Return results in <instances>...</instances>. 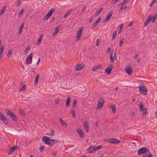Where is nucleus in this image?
Segmentation results:
<instances>
[{
    "mask_svg": "<svg viewBox=\"0 0 157 157\" xmlns=\"http://www.w3.org/2000/svg\"><path fill=\"white\" fill-rule=\"evenodd\" d=\"M93 21V18L92 17L89 20V22H91Z\"/></svg>",
    "mask_w": 157,
    "mask_h": 157,
    "instance_id": "nucleus-62",
    "label": "nucleus"
},
{
    "mask_svg": "<svg viewBox=\"0 0 157 157\" xmlns=\"http://www.w3.org/2000/svg\"><path fill=\"white\" fill-rule=\"evenodd\" d=\"M54 132L52 130L51 131V132H50V133L49 134L50 136H52L54 135Z\"/></svg>",
    "mask_w": 157,
    "mask_h": 157,
    "instance_id": "nucleus-46",
    "label": "nucleus"
},
{
    "mask_svg": "<svg viewBox=\"0 0 157 157\" xmlns=\"http://www.w3.org/2000/svg\"><path fill=\"white\" fill-rule=\"evenodd\" d=\"M26 89V85H24L21 88V90H25Z\"/></svg>",
    "mask_w": 157,
    "mask_h": 157,
    "instance_id": "nucleus-53",
    "label": "nucleus"
},
{
    "mask_svg": "<svg viewBox=\"0 0 157 157\" xmlns=\"http://www.w3.org/2000/svg\"><path fill=\"white\" fill-rule=\"evenodd\" d=\"M111 108L112 110V112L113 113H115L116 112V109L114 105H112L111 106Z\"/></svg>",
    "mask_w": 157,
    "mask_h": 157,
    "instance_id": "nucleus-37",
    "label": "nucleus"
},
{
    "mask_svg": "<svg viewBox=\"0 0 157 157\" xmlns=\"http://www.w3.org/2000/svg\"><path fill=\"white\" fill-rule=\"evenodd\" d=\"M139 105L140 107V112H142V117L144 118H145L147 113V109L146 108H144L143 103L141 102H140L139 104Z\"/></svg>",
    "mask_w": 157,
    "mask_h": 157,
    "instance_id": "nucleus-2",
    "label": "nucleus"
},
{
    "mask_svg": "<svg viewBox=\"0 0 157 157\" xmlns=\"http://www.w3.org/2000/svg\"><path fill=\"white\" fill-rule=\"evenodd\" d=\"M100 40L98 38L97 39L96 44L97 46H98V45H99V43H100Z\"/></svg>",
    "mask_w": 157,
    "mask_h": 157,
    "instance_id": "nucleus-43",
    "label": "nucleus"
},
{
    "mask_svg": "<svg viewBox=\"0 0 157 157\" xmlns=\"http://www.w3.org/2000/svg\"><path fill=\"white\" fill-rule=\"evenodd\" d=\"M103 104L104 101L103 99L101 98H99L98 101V106L97 108L99 107L100 108H101V107L103 106Z\"/></svg>",
    "mask_w": 157,
    "mask_h": 157,
    "instance_id": "nucleus-11",
    "label": "nucleus"
},
{
    "mask_svg": "<svg viewBox=\"0 0 157 157\" xmlns=\"http://www.w3.org/2000/svg\"><path fill=\"white\" fill-rule=\"evenodd\" d=\"M24 12V9H22L20 11L19 13H18V17H20L22 16L23 15Z\"/></svg>",
    "mask_w": 157,
    "mask_h": 157,
    "instance_id": "nucleus-33",
    "label": "nucleus"
},
{
    "mask_svg": "<svg viewBox=\"0 0 157 157\" xmlns=\"http://www.w3.org/2000/svg\"><path fill=\"white\" fill-rule=\"evenodd\" d=\"M71 97L70 96L68 97L67 99L66 105L67 107L69 106L70 102Z\"/></svg>",
    "mask_w": 157,
    "mask_h": 157,
    "instance_id": "nucleus-24",
    "label": "nucleus"
},
{
    "mask_svg": "<svg viewBox=\"0 0 157 157\" xmlns=\"http://www.w3.org/2000/svg\"><path fill=\"white\" fill-rule=\"evenodd\" d=\"M54 142L55 143V144H57V143H60V142L59 141L56 140H54Z\"/></svg>",
    "mask_w": 157,
    "mask_h": 157,
    "instance_id": "nucleus-55",
    "label": "nucleus"
},
{
    "mask_svg": "<svg viewBox=\"0 0 157 157\" xmlns=\"http://www.w3.org/2000/svg\"><path fill=\"white\" fill-rule=\"evenodd\" d=\"M144 153L145 154L143 155V157H152V155L150 154L149 150L148 149L145 147H143L138 150V155Z\"/></svg>",
    "mask_w": 157,
    "mask_h": 157,
    "instance_id": "nucleus-1",
    "label": "nucleus"
},
{
    "mask_svg": "<svg viewBox=\"0 0 157 157\" xmlns=\"http://www.w3.org/2000/svg\"><path fill=\"white\" fill-rule=\"evenodd\" d=\"M30 46H28L25 49L24 51V52L25 54H27V53L30 50Z\"/></svg>",
    "mask_w": 157,
    "mask_h": 157,
    "instance_id": "nucleus-39",
    "label": "nucleus"
},
{
    "mask_svg": "<svg viewBox=\"0 0 157 157\" xmlns=\"http://www.w3.org/2000/svg\"><path fill=\"white\" fill-rule=\"evenodd\" d=\"M77 132L81 138H82L84 136V134L81 130H77Z\"/></svg>",
    "mask_w": 157,
    "mask_h": 157,
    "instance_id": "nucleus-21",
    "label": "nucleus"
},
{
    "mask_svg": "<svg viewBox=\"0 0 157 157\" xmlns=\"http://www.w3.org/2000/svg\"><path fill=\"white\" fill-rule=\"evenodd\" d=\"M21 1H17L15 3V5L16 6H18L19 5H21Z\"/></svg>",
    "mask_w": 157,
    "mask_h": 157,
    "instance_id": "nucleus-41",
    "label": "nucleus"
},
{
    "mask_svg": "<svg viewBox=\"0 0 157 157\" xmlns=\"http://www.w3.org/2000/svg\"><path fill=\"white\" fill-rule=\"evenodd\" d=\"M113 14V12L112 11L110 12L107 13V17L105 19L107 21H108L110 19V17L112 16Z\"/></svg>",
    "mask_w": 157,
    "mask_h": 157,
    "instance_id": "nucleus-15",
    "label": "nucleus"
},
{
    "mask_svg": "<svg viewBox=\"0 0 157 157\" xmlns=\"http://www.w3.org/2000/svg\"><path fill=\"white\" fill-rule=\"evenodd\" d=\"M123 27V24H121L120 25V29H122Z\"/></svg>",
    "mask_w": 157,
    "mask_h": 157,
    "instance_id": "nucleus-60",
    "label": "nucleus"
},
{
    "mask_svg": "<svg viewBox=\"0 0 157 157\" xmlns=\"http://www.w3.org/2000/svg\"><path fill=\"white\" fill-rule=\"evenodd\" d=\"M110 58L111 63H113L114 61L117 59V56L115 53H114L113 55V52H112L110 55Z\"/></svg>",
    "mask_w": 157,
    "mask_h": 157,
    "instance_id": "nucleus-7",
    "label": "nucleus"
},
{
    "mask_svg": "<svg viewBox=\"0 0 157 157\" xmlns=\"http://www.w3.org/2000/svg\"><path fill=\"white\" fill-rule=\"evenodd\" d=\"M101 20V18L99 17L97 20L95 21L93 24L92 25V26L93 27H95L97 26L98 25V23Z\"/></svg>",
    "mask_w": 157,
    "mask_h": 157,
    "instance_id": "nucleus-26",
    "label": "nucleus"
},
{
    "mask_svg": "<svg viewBox=\"0 0 157 157\" xmlns=\"http://www.w3.org/2000/svg\"><path fill=\"white\" fill-rule=\"evenodd\" d=\"M50 16L48 14V13L44 16L43 20L44 21H45L47 20V19H48L49 17H50Z\"/></svg>",
    "mask_w": 157,
    "mask_h": 157,
    "instance_id": "nucleus-38",
    "label": "nucleus"
},
{
    "mask_svg": "<svg viewBox=\"0 0 157 157\" xmlns=\"http://www.w3.org/2000/svg\"><path fill=\"white\" fill-rule=\"evenodd\" d=\"M24 26V23H23L19 29L18 30V33L19 34H20L22 32Z\"/></svg>",
    "mask_w": 157,
    "mask_h": 157,
    "instance_id": "nucleus-29",
    "label": "nucleus"
},
{
    "mask_svg": "<svg viewBox=\"0 0 157 157\" xmlns=\"http://www.w3.org/2000/svg\"><path fill=\"white\" fill-rule=\"evenodd\" d=\"M119 0H112L111 1V3L113 4H114Z\"/></svg>",
    "mask_w": 157,
    "mask_h": 157,
    "instance_id": "nucleus-48",
    "label": "nucleus"
},
{
    "mask_svg": "<svg viewBox=\"0 0 157 157\" xmlns=\"http://www.w3.org/2000/svg\"><path fill=\"white\" fill-rule=\"evenodd\" d=\"M59 121L62 124V126L65 127H66L67 126V124L66 123L63 121V120L61 118H60L59 119Z\"/></svg>",
    "mask_w": 157,
    "mask_h": 157,
    "instance_id": "nucleus-25",
    "label": "nucleus"
},
{
    "mask_svg": "<svg viewBox=\"0 0 157 157\" xmlns=\"http://www.w3.org/2000/svg\"><path fill=\"white\" fill-rule=\"evenodd\" d=\"M71 114H72V116H73V117L74 118H76V115H75V113H71Z\"/></svg>",
    "mask_w": 157,
    "mask_h": 157,
    "instance_id": "nucleus-59",
    "label": "nucleus"
},
{
    "mask_svg": "<svg viewBox=\"0 0 157 157\" xmlns=\"http://www.w3.org/2000/svg\"><path fill=\"white\" fill-rule=\"evenodd\" d=\"M72 10H71L67 12L66 13V14H65L64 15V16L63 17L64 18H66L67 16L71 14V11Z\"/></svg>",
    "mask_w": 157,
    "mask_h": 157,
    "instance_id": "nucleus-35",
    "label": "nucleus"
},
{
    "mask_svg": "<svg viewBox=\"0 0 157 157\" xmlns=\"http://www.w3.org/2000/svg\"><path fill=\"white\" fill-rule=\"evenodd\" d=\"M124 38H123V39H121L120 40V43H119V46L120 47H121L122 44H123V43H124Z\"/></svg>",
    "mask_w": 157,
    "mask_h": 157,
    "instance_id": "nucleus-42",
    "label": "nucleus"
},
{
    "mask_svg": "<svg viewBox=\"0 0 157 157\" xmlns=\"http://www.w3.org/2000/svg\"><path fill=\"white\" fill-rule=\"evenodd\" d=\"M113 68V66L112 65H110L107 68L105 69V72L108 74H110L111 71Z\"/></svg>",
    "mask_w": 157,
    "mask_h": 157,
    "instance_id": "nucleus-12",
    "label": "nucleus"
},
{
    "mask_svg": "<svg viewBox=\"0 0 157 157\" xmlns=\"http://www.w3.org/2000/svg\"><path fill=\"white\" fill-rule=\"evenodd\" d=\"M155 2H156V0H153L150 4V6H152L154 4V3H155Z\"/></svg>",
    "mask_w": 157,
    "mask_h": 157,
    "instance_id": "nucleus-54",
    "label": "nucleus"
},
{
    "mask_svg": "<svg viewBox=\"0 0 157 157\" xmlns=\"http://www.w3.org/2000/svg\"><path fill=\"white\" fill-rule=\"evenodd\" d=\"M4 49V46L3 45H2L0 48V59L2 57Z\"/></svg>",
    "mask_w": 157,
    "mask_h": 157,
    "instance_id": "nucleus-18",
    "label": "nucleus"
},
{
    "mask_svg": "<svg viewBox=\"0 0 157 157\" xmlns=\"http://www.w3.org/2000/svg\"><path fill=\"white\" fill-rule=\"evenodd\" d=\"M40 75L39 74H38L36 75V76L35 78V81L34 83V85L36 86L38 82V81L39 80V78Z\"/></svg>",
    "mask_w": 157,
    "mask_h": 157,
    "instance_id": "nucleus-20",
    "label": "nucleus"
},
{
    "mask_svg": "<svg viewBox=\"0 0 157 157\" xmlns=\"http://www.w3.org/2000/svg\"><path fill=\"white\" fill-rule=\"evenodd\" d=\"M119 8H120V9H119V11H120V12L123 9V6H121Z\"/></svg>",
    "mask_w": 157,
    "mask_h": 157,
    "instance_id": "nucleus-58",
    "label": "nucleus"
},
{
    "mask_svg": "<svg viewBox=\"0 0 157 157\" xmlns=\"http://www.w3.org/2000/svg\"><path fill=\"white\" fill-rule=\"evenodd\" d=\"M84 67V66L82 64H77L75 67L76 71H78L82 69Z\"/></svg>",
    "mask_w": 157,
    "mask_h": 157,
    "instance_id": "nucleus-13",
    "label": "nucleus"
},
{
    "mask_svg": "<svg viewBox=\"0 0 157 157\" xmlns=\"http://www.w3.org/2000/svg\"><path fill=\"white\" fill-rule=\"evenodd\" d=\"M6 112L7 114L14 121L17 120V117L9 109H7L6 110Z\"/></svg>",
    "mask_w": 157,
    "mask_h": 157,
    "instance_id": "nucleus-3",
    "label": "nucleus"
},
{
    "mask_svg": "<svg viewBox=\"0 0 157 157\" xmlns=\"http://www.w3.org/2000/svg\"><path fill=\"white\" fill-rule=\"evenodd\" d=\"M151 21V19L150 18V17H148V18L146 19V21L144 23V26H147L148 25Z\"/></svg>",
    "mask_w": 157,
    "mask_h": 157,
    "instance_id": "nucleus-22",
    "label": "nucleus"
},
{
    "mask_svg": "<svg viewBox=\"0 0 157 157\" xmlns=\"http://www.w3.org/2000/svg\"><path fill=\"white\" fill-rule=\"evenodd\" d=\"M139 91H141V90L144 89L146 88L144 85L142 83H140V85L139 86Z\"/></svg>",
    "mask_w": 157,
    "mask_h": 157,
    "instance_id": "nucleus-23",
    "label": "nucleus"
},
{
    "mask_svg": "<svg viewBox=\"0 0 157 157\" xmlns=\"http://www.w3.org/2000/svg\"><path fill=\"white\" fill-rule=\"evenodd\" d=\"M140 93L142 94L146 95L147 91L146 88H145L144 89L141 90V91H140Z\"/></svg>",
    "mask_w": 157,
    "mask_h": 157,
    "instance_id": "nucleus-30",
    "label": "nucleus"
},
{
    "mask_svg": "<svg viewBox=\"0 0 157 157\" xmlns=\"http://www.w3.org/2000/svg\"><path fill=\"white\" fill-rule=\"evenodd\" d=\"M55 103L57 105L59 104V100H56L55 101Z\"/></svg>",
    "mask_w": 157,
    "mask_h": 157,
    "instance_id": "nucleus-63",
    "label": "nucleus"
},
{
    "mask_svg": "<svg viewBox=\"0 0 157 157\" xmlns=\"http://www.w3.org/2000/svg\"><path fill=\"white\" fill-rule=\"evenodd\" d=\"M83 30V28L81 27L78 30L76 36V40L78 41L80 40L82 33V32Z\"/></svg>",
    "mask_w": 157,
    "mask_h": 157,
    "instance_id": "nucleus-5",
    "label": "nucleus"
},
{
    "mask_svg": "<svg viewBox=\"0 0 157 157\" xmlns=\"http://www.w3.org/2000/svg\"><path fill=\"white\" fill-rule=\"evenodd\" d=\"M124 2V1H123V2L122 3H121L119 4L118 5V8H119L121 6H123L126 3L125 2Z\"/></svg>",
    "mask_w": 157,
    "mask_h": 157,
    "instance_id": "nucleus-51",
    "label": "nucleus"
},
{
    "mask_svg": "<svg viewBox=\"0 0 157 157\" xmlns=\"http://www.w3.org/2000/svg\"><path fill=\"white\" fill-rule=\"evenodd\" d=\"M108 143L112 144H117L120 142V141L117 139L114 138H111L107 140Z\"/></svg>",
    "mask_w": 157,
    "mask_h": 157,
    "instance_id": "nucleus-4",
    "label": "nucleus"
},
{
    "mask_svg": "<svg viewBox=\"0 0 157 157\" xmlns=\"http://www.w3.org/2000/svg\"><path fill=\"white\" fill-rule=\"evenodd\" d=\"M54 11L55 9L54 8H52L48 11V14L51 16L54 12Z\"/></svg>",
    "mask_w": 157,
    "mask_h": 157,
    "instance_id": "nucleus-34",
    "label": "nucleus"
},
{
    "mask_svg": "<svg viewBox=\"0 0 157 157\" xmlns=\"http://www.w3.org/2000/svg\"><path fill=\"white\" fill-rule=\"evenodd\" d=\"M149 17H150V18L151 19V20H152V22L153 23L154 22L157 17V13H155L154 14L153 17H152V16L150 15Z\"/></svg>",
    "mask_w": 157,
    "mask_h": 157,
    "instance_id": "nucleus-17",
    "label": "nucleus"
},
{
    "mask_svg": "<svg viewBox=\"0 0 157 157\" xmlns=\"http://www.w3.org/2000/svg\"><path fill=\"white\" fill-rule=\"evenodd\" d=\"M119 0H112L111 1V3L113 4H114Z\"/></svg>",
    "mask_w": 157,
    "mask_h": 157,
    "instance_id": "nucleus-49",
    "label": "nucleus"
},
{
    "mask_svg": "<svg viewBox=\"0 0 157 157\" xmlns=\"http://www.w3.org/2000/svg\"><path fill=\"white\" fill-rule=\"evenodd\" d=\"M59 29L58 28V27H56L55 29V32L53 34V36H54L55 35L57 34Z\"/></svg>",
    "mask_w": 157,
    "mask_h": 157,
    "instance_id": "nucleus-31",
    "label": "nucleus"
},
{
    "mask_svg": "<svg viewBox=\"0 0 157 157\" xmlns=\"http://www.w3.org/2000/svg\"><path fill=\"white\" fill-rule=\"evenodd\" d=\"M44 149V147L43 146H41L40 148V151L42 152Z\"/></svg>",
    "mask_w": 157,
    "mask_h": 157,
    "instance_id": "nucleus-47",
    "label": "nucleus"
},
{
    "mask_svg": "<svg viewBox=\"0 0 157 157\" xmlns=\"http://www.w3.org/2000/svg\"><path fill=\"white\" fill-rule=\"evenodd\" d=\"M20 113L23 116H25V114L24 112L23 111V110H21L20 111Z\"/></svg>",
    "mask_w": 157,
    "mask_h": 157,
    "instance_id": "nucleus-52",
    "label": "nucleus"
},
{
    "mask_svg": "<svg viewBox=\"0 0 157 157\" xmlns=\"http://www.w3.org/2000/svg\"><path fill=\"white\" fill-rule=\"evenodd\" d=\"M77 105V101L76 100H74L73 104V106H75Z\"/></svg>",
    "mask_w": 157,
    "mask_h": 157,
    "instance_id": "nucleus-45",
    "label": "nucleus"
},
{
    "mask_svg": "<svg viewBox=\"0 0 157 157\" xmlns=\"http://www.w3.org/2000/svg\"><path fill=\"white\" fill-rule=\"evenodd\" d=\"M43 38V35L42 34H41L39 37V39L37 40V45H39L41 43V40H42Z\"/></svg>",
    "mask_w": 157,
    "mask_h": 157,
    "instance_id": "nucleus-28",
    "label": "nucleus"
},
{
    "mask_svg": "<svg viewBox=\"0 0 157 157\" xmlns=\"http://www.w3.org/2000/svg\"><path fill=\"white\" fill-rule=\"evenodd\" d=\"M101 65L100 64H98L96 66L92 68V70L93 71H96V70L98 69L101 68Z\"/></svg>",
    "mask_w": 157,
    "mask_h": 157,
    "instance_id": "nucleus-19",
    "label": "nucleus"
},
{
    "mask_svg": "<svg viewBox=\"0 0 157 157\" xmlns=\"http://www.w3.org/2000/svg\"><path fill=\"white\" fill-rule=\"evenodd\" d=\"M138 57V55L137 54L134 57V59L137 58Z\"/></svg>",
    "mask_w": 157,
    "mask_h": 157,
    "instance_id": "nucleus-64",
    "label": "nucleus"
},
{
    "mask_svg": "<svg viewBox=\"0 0 157 157\" xmlns=\"http://www.w3.org/2000/svg\"><path fill=\"white\" fill-rule=\"evenodd\" d=\"M83 125L85 130L87 132H88L89 131V128L88 127V124L87 122V121H85L84 122L83 124Z\"/></svg>",
    "mask_w": 157,
    "mask_h": 157,
    "instance_id": "nucleus-14",
    "label": "nucleus"
},
{
    "mask_svg": "<svg viewBox=\"0 0 157 157\" xmlns=\"http://www.w3.org/2000/svg\"><path fill=\"white\" fill-rule=\"evenodd\" d=\"M6 8V6H4L2 10L0 11V15H2V14H3Z\"/></svg>",
    "mask_w": 157,
    "mask_h": 157,
    "instance_id": "nucleus-32",
    "label": "nucleus"
},
{
    "mask_svg": "<svg viewBox=\"0 0 157 157\" xmlns=\"http://www.w3.org/2000/svg\"><path fill=\"white\" fill-rule=\"evenodd\" d=\"M94 150L95 151H96L97 150H99L102 147V146L101 145L98 146L96 147L94 146Z\"/></svg>",
    "mask_w": 157,
    "mask_h": 157,
    "instance_id": "nucleus-36",
    "label": "nucleus"
},
{
    "mask_svg": "<svg viewBox=\"0 0 157 157\" xmlns=\"http://www.w3.org/2000/svg\"><path fill=\"white\" fill-rule=\"evenodd\" d=\"M54 139H51L49 146H52L53 145L55 144V143L54 142Z\"/></svg>",
    "mask_w": 157,
    "mask_h": 157,
    "instance_id": "nucleus-40",
    "label": "nucleus"
},
{
    "mask_svg": "<svg viewBox=\"0 0 157 157\" xmlns=\"http://www.w3.org/2000/svg\"><path fill=\"white\" fill-rule=\"evenodd\" d=\"M33 57V54L31 53L26 58L25 60V63L27 64H29L31 63L30 62L32 61V58Z\"/></svg>",
    "mask_w": 157,
    "mask_h": 157,
    "instance_id": "nucleus-6",
    "label": "nucleus"
},
{
    "mask_svg": "<svg viewBox=\"0 0 157 157\" xmlns=\"http://www.w3.org/2000/svg\"><path fill=\"white\" fill-rule=\"evenodd\" d=\"M103 9V8H101L100 9H99V10L95 13L94 16H97L99 15L100 13L102 11Z\"/></svg>",
    "mask_w": 157,
    "mask_h": 157,
    "instance_id": "nucleus-27",
    "label": "nucleus"
},
{
    "mask_svg": "<svg viewBox=\"0 0 157 157\" xmlns=\"http://www.w3.org/2000/svg\"><path fill=\"white\" fill-rule=\"evenodd\" d=\"M13 151H12L11 149H10L9 151H8V154H13Z\"/></svg>",
    "mask_w": 157,
    "mask_h": 157,
    "instance_id": "nucleus-56",
    "label": "nucleus"
},
{
    "mask_svg": "<svg viewBox=\"0 0 157 157\" xmlns=\"http://www.w3.org/2000/svg\"><path fill=\"white\" fill-rule=\"evenodd\" d=\"M51 139L49 137L46 136L43 137L42 138V140L44 142L45 144L49 145Z\"/></svg>",
    "mask_w": 157,
    "mask_h": 157,
    "instance_id": "nucleus-9",
    "label": "nucleus"
},
{
    "mask_svg": "<svg viewBox=\"0 0 157 157\" xmlns=\"http://www.w3.org/2000/svg\"><path fill=\"white\" fill-rule=\"evenodd\" d=\"M11 51L10 50H9L8 51V52L7 53V56L8 57H10L11 56Z\"/></svg>",
    "mask_w": 157,
    "mask_h": 157,
    "instance_id": "nucleus-44",
    "label": "nucleus"
},
{
    "mask_svg": "<svg viewBox=\"0 0 157 157\" xmlns=\"http://www.w3.org/2000/svg\"><path fill=\"white\" fill-rule=\"evenodd\" d=\"M0 119L2 121L3 123L6 124L8 123L7 119L2 113L0 112Z\"/></svg>",
    "mask_w": 157,
    "mask_h": 157,
    "instance_id": "nucleus-8",
    "label": "nucleus"
},
{
    "mask_svg": "<svg viewBox=\"0 0 157 157\" xmlns=\"http://www.w3.org/2000/svg\"><path fill=\"white\" fill-rule=\"evenodd\" d=\"M125 71L129 75H131L132 73L133 69L132 67L130 66H129L127 67L125 69Z\"/></svg>",
    "mask_w": 157,
    "mask_h": 157,
    "instance_id": "nucleus-10",
    "label": "nucleus"
},
{
    "mask_svg": "<svg viewBox=\"0 0 157 157\" xmlns=\"http://www.w3.org/2000/svg\"><path fill=\"white\" fill-rule=\"evenodd\" d=\"M94 148V147L90 146L87 148V151L88 153H92L95 151Z\"/></svg>",
    "mask_w": 157,
    "mask_h": 157,
    "instance_id": "nucleus-16",
    "label": "nucleus"
},
{
    "mask_svg": "<svg viewBox=\"0 0 157 157\" xmlns=\"http://www.w3.org/2000/svg\"><path fill=\"white\" fill-rule=\"evenodd\" d=\"M55 20V18L54 17H52L50 20L49 22H52Z\"/></svg>",
    "mask_w": 157,
    "mask_h": 157,
    "instance_id": "nucleus-57",
    "label": "nucleus"
},
{
    "mask_svg": "<svg viewBox=\"0 0 157 157\" xmlns=\"http://www.w3.org/2000/svg\"><path fill=\"white\" fill-rule=\"evenodd\" d=\"M117 31H115L113 33V36H116V35H117Z\"/></svg>",
    "mask_w": 157,
    "mask_h": 157,
    "instance_id": "nucleus-61",
    "label": "nucleus"
},
{
    "mask_svg": "<svg viewBox=\"0 0 157 157\" xmlns=\"http://www.w3.org/2000/svg\"><path fill=\"white\" fill-rule=\"evenodd\" d=\"M119 0H112L111 1V3L113 4H114Z\"/></svg>",
    "mask_w": 157,
    "mask_h": 157,
    "instance_id": "nucleus-50",
    "label": "nucleus"
}]
</instances>
